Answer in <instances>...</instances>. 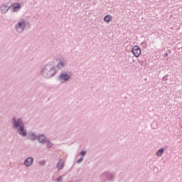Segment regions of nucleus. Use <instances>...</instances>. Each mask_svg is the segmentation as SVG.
Masks as SVG:
<instances>
[{
  "label": "nucleus",
  "mask_w": 182,
  "mask_h": 182,
  "mask_svg": "<svg viewBox=\"0 0 182 182\" xmlns=\"http://www.w3.org/2000/svg\"><path fill=\"white\" fill-rule=\"evenodd\" d=\"M38 140L40 143L47 142L46 138L43 135L39 136Z\"/></svg>",
  "instance_id": "obj_8"
},
{
  "label": "nucleus",
  "mask_w": 182,
  "mask_h": 182,
  "mask_svg": "<svg viewBox=\"0 0 182 182\" xmlns=\"http://www.w3.org/2000/svg\"><path fill=\"white\" fill-rule=\"evenodd\" d=\"M33 163V159L31 157H28L27 159L25 161V165L28 166H31Z\"/></svg>",
  "instance_id": "obj_4"
},
{
  "label": "nucleus",
  "mask_w": 182,
  "mask_h": 182,
  "mask_svg": "<svg viewBox=\"0 0 182 182\" xmlns=\"http://www.w3.org/2000/svg\"><path fill=\"white\" fill-rule=\"evenodd\" d=\"M112 17L110 16L109 15L106 16L104 18L105 21H106L107 23H109V21H112Z\"/></svg>",
  "instance_id": "obj_9"
},
{
  "label": "nucleus",
  "mask_w": 182,
  "mask_h": 182,
  "mask_svg": "<svg viewBox=\"0 0 182 182\" xmlns=\"http://www.w3.org/2000/svg\"><path fill=\"white\" fill-rule=\"evenodd\" d=\"M57 167L59 170L62 169L63 167V164L62 163H58V165H57Z\"/></svg>",
  "instance_id": "obj_12"
},
{
  "label": "nucleus",
  "mask_w": 182,
  "mask_h": 182,
  "mask_svg": "<svg viewBox=\"0 0 182 182\" xmlns=\"http://www.w3.org/2000/svg\"><path fill=\"white\" fill-rule=\"evenodd\" d=\"M25 28V23L23 22L19 23L17 26H16V28L18 32H23Z\"/></svg>",
  "instance_id": "obj_3"
},
{
  "label": "nucleus",
  "mask_w": 182,
  "mask_h": 182,
  "mask_svg": "<svg viewBox=\"0 0 182 182\" xmlns=\"http://www.w3.org/2000/svg\"><path fill=\"white\" fill-rule=\"evenodd\" d=\"M70 75H67V74H61L60 75V80H65V81H67V80H68L69 79H70Z\"/></svg>",
  "instance_id": "obj_5"
},
{
  "label": "nucleus",
  "mask_w": 182,
  "mask_h": 182,
  "mask_svg": "<svg viewBox=\"0 0 182 182\" xmlns=\"http://www.w3.org/2000/svg\"><path fill=\"white\" fill-rule=\"evenodd\" d=\"M42 164L44 165V162Z\"/></svg>",
  "instance_id": "obj_18"
},
{
  "label": "nucleus",
  "mask_w": 182,
  "mask_h": 182,
  "mask_svg": "<svg viewBox=\"0 0 182 182\" xmlns=\"http://www.w3.org/2000/svg\"><path fill=\"white\" fill-rule=\"evenodd\" d=\"M62 181V177H59L58 178V182H61Z\"/></svg>",
  "instance_id": "obj_16"
},
{
  "label": "nucleus",
  "mask_w": 182,
  "mask_h": 182,
  "mask_svg": "<svg viewBox=\"0 0 182 182\" xmlns=\"http://www.w3.org/2000/svg\"><path fill=\"white\" fill-rule=\"evenodd\" d=\"M141 50L139 46H135L134 47H132V53L134 54V55L136 58H139L141 55Z\"/></svg>",
  "instance_id": "obj_2"
},
{
  "label": "nucleus",
  "mask_w": 182,
  "mask_h": 182,
  "mask_svg": "<svg viewBox=\"0 0 182 182\" xmlns=\"http://www.w3.org/2000/svg\"><path fill=\"white\" fill-rule=\"evenodd\" d=\"M86 154V151H81V155L83 156Z\"/></svg>",
  "instance_id": "obj_15"
},
{
  "label": "nucleus",
  "mask_w": 182,
  "mask_h": 182,
  "mask_svg": "<svg viewBox=\"0 0 182 182\" xmlns=\"http://www.w3.org/2000/svg\"><path fill=\"white\" fill-rule=\"evenodd\" d=\"M47 148L50 149L52 146V144L50 141H46Z\"/></svg>",
  "instance_id": "obj_13"
},
{
  "label": "nucleus",
  "mask_w": 182,
  "mask_h": 182,
  "mask_svg": "<svg viewBox=\"0 0 182 182\" xmlns=\"http://www.w3.org/2000/svg\"><path fill=\"white\" fill-rule=\"evenodd\" d=\"M9 6L4 5V6H1V11L4 14L7 12L9 11Z\"/></svg>",
  "instance_id": "obj_7"
},
{
  "label": "nucleus",
  "mask_w": 182,
  "mask_h": 182,
  "mask_svg": "<svg viewBox=\"0 0 182 182\" xmlns=\"http://www.w3.org/2000/svg\"><path fill=\"white\" fill-rule=\"evenodd\" d=\"M15 127H19L18 131L20 135L23 136H26L27 132L26 131L24 130V127L21 119H18L17 122H15Z\"/></svg>",
  "instance_id": "obj_1"
},
{
  "label": "nucleus",
  "mask_w": 182,
  "mask_h": 182,
  "mask_svg": "<svg viewBox=\"0 0 182 182\" xmlns=\"http://www.w3.org/2000/svg\"><path fill=\"white\" fill-rule=\"evenodd\" d=\"M162 154H164V149H160L159 151H157V152H156V155L158 156H161Z\"/></svg>",
  "instance_id": "obj_11"
},
{
  "label": "nucleus",
  "mask_w": 182,
  "mask_h": 182,
  "mask_svg": "<svg viewBox=\"0 0 182 182\" xmlns=\"http://www.w3.org/2000/svg\"><path fill=\"white\" fill-rule=\"evenodd\" d=\"M82 160H83V158H82V157L80 158V159H78V161H77V163H78V164L81 163V162L82 161Z\"/></svg>",
  "instance_id": "obj_14"
},
{
  "label": "nucleus",
  "mask_w": 182,
  "mask_h": 182,
  "mask_svg": "<svg viewBox=\"0 0 182 182\" xmlns=\"http://www.w3.org/2000/svg\"><path fill=\"white\" fill-rule=\"evenodd\" d=\"M12 8H13V11L14 12H16V11H18V9H21V5H19L18 4H14L12 5Z\"/></svg>",
  "instance_id": "obj_6"
},
{
  "label": "nucleus",
  "mask_w": 182,
  "mask_h": 182,
  "mask_svg": "<svg viewBox=\"0 0 182 182\" xmlns=\"http://www.w3.org/2000/svg\"><path fill=\"white\" fill-rule=\"evenodd\" d=\"M59 65H60L61 68H63V63H60L59 64Z\"/></svg>",
  "instance_id": "obj_17"
},
{
  "label": "nucleus",
  "mask_w": 182,
  "mask_h": 182,
  "mask_svg": "<svg viewBox=\"0 0 182 182\" xmlns=\"http://www.w3.org/2000/svg\"><path fill=\"white\" fill-rule=\"evenodd\" d=\"M28 137L31 139V140H35L36 139V136L34 134H31L30 135H28Z\"/></svg>",
  "instance_id": "obj_10"
}]
</instances>
